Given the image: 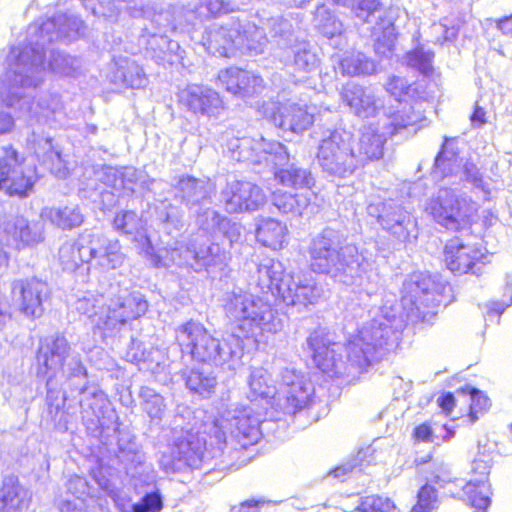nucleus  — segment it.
<instances>
[{
	"instance_id": "obj_1",
	"label": "nucleus",
	"mask_w": 512,
	"mask_h": 512,
	"mask_svg": "<svg viewBox=\"0 0 512 512\" xmlns=\"http://www.w3.org/2000/svg\"><path fill=\"white\" fill-rule=\"evenodd\" d=\"M396 320L386 308L378 309L345 346L346 361L341 358L344 347L340 343L332 342L321 331H314L307 339L314 363L330 376L355 378L397 349L400 332L395 327Z\"/></svg>"
},
{
	"instance_id": "obj_2",
	"label": "nucleus",
	"mask_w": 512,
	"mask_h": 512,
	"mask_svg": "<svg viewBox=\"0 0 512 512\" xmlns=\"http://www.w3.org/2000/svg\"><path fill=\"white\" fill-rule=\"evenodd\" d=\"M83 21L68 14H56L41 22L28 26L23 45L10 51L9 79L13 86L36 89L45 78V55L47 46L56 41L69 43L84 32Z\"/></svg>"
},
{
	"instance_id": "obj_3",
	"label": "nucleus",
	"mask_w": 512,
	"mask_h": 512,
	"mask_svg": "<svg viewBox=\"0 0 512 512\" xmlns=\"http://www.w3.org/2000/svg\"><path fill=\"white\" fill-rule=\"evenodd\" d=\"M344 234L327 227L309 246L311 268L346 286L365 287L370 282L373 261L364 249L345 244Z\"/></svg>"
},
{
	"instance_id": "obj_4",
	"label": "nucleus",
	"mask_w": 512,
	"mask_h": 512,
	"mask_svg": "<svg viewBox=\"0 0 512 512\" xmlns=\"http://www.w3.org/2000/svg\"><path fill=\"white\" fill-rule=\"evenodd\" d=\"M434 52L425 50L423 47H417L408 51L403 63L417 71L423 76L421 81L409 84L408 81L400 76L393 75L388 78L385 85L386 91L398 102L400 108L393 115V120L388 128H425L428 126L427 118L421 110V103L432 98L426 78L433 73Z\"/></svg>"
},
{
	"instance_id": "obj_5",
	"label": "nucleus",
	"mask_w": 512,
	"mask_h": 512,
	"mask_svg": "<svg viewBox=\"0 0 512 512\" xmlns=\"http://www.w3.org/2000/svg\"><path fill=\"white\" fill-rule=\"evenodd\" d=\"M194 419L200 420L201 423L198 425L195 422L190 428L181 430L180 434L175 436L169 450L162 453L159 464L166 473L198 468L204 459L207 445H216L219 450H222L224 434L220 431L218 423L214 421V417L198 410L195 412Z\"/></svg>"
},
{
	"instance_id": "obj_6",
	"label": "nucleus",
	"mask_w": 512,
	"mask_h": 512,
	"mask_svg": "<svg viewBox=\"0 0 512 512\" xmlns=\"http://www.w3.org/2000/svg\"><path fill=\"white\" fill-rule=\"evenodd\" d=\"M176 340L182 352L189 353L196 361L231 371L241 365L243 340L237 335H229L222 343L201 323L189 321L176 329Z\"/></svg>"
},
{
	"instance_id": "obj_7",
	"label": "nucleus",
	"mask_w": 512,
	"mask_h": 512,
	"mask_svg": "<svg viewBox=\"0 0 512 512\" xmlns=\"http://www.w3.org/2000/svg\"><path fill=\"white\" fill-rule=\"evenodd\" d=\"M258 285L274 293L287 306L305 308L314 305L323 295V289L308 274L286 273L280 261L268 260L258 266Z\"/></svg>"
},
{
	"instance_id": "obj_8",
	"label": "nucleus",
	"mask_w": 512,
	"mask_h": 512,
	"mask_svg": "<svg viewBox=\"0 0 512 512\" xmlns=\"http://www.w3.org/2000/svg\"><path fill=\"white\" fill-rule=\"evenodd\" d=\"M124 8L132 18H144L149 21L148 27L151 32L167 34L168 32L188 30L194 23L188 18L187 9L181 6L162 5L157 3L144 4L141 0L119 1V4H112L105 11L102 3L98 7L92 5L91 10L95 15H102L114 21L117 20L120 10Z\"/></svg>"
},
{
	"instance_id": "obj_9",
	"label": "nucleus",
	"mask_w": 512,
	"mask_h": 512,
	"mask_svg": "<svg viewBox=\"0 0 512 512\" xmlns=\"http://www.w3.org/2000/svg\"><path fill=\"white\" fill-rule=\"evenodd\" d=\"M224 307L231 319L248 325L252 335L255 328L262 332L277 333L284 327L282 318L268 300L242 289L229 293Z\"/></svg>"
},
{
	"instance_id": "obj_10",
	"label": "nucleus",
	"mask_w": 512,
	"mask_h": 512,
	"mask_svg": "<svg viewBox=\"0 0 512 512\" xmlns=\"http://www.w3.org/2000/svg\"><path fill=\"white\" fill-rule=\"evenodd\" d=\"M426 211L439 225L458 231L470 224L471 218L477 212V206L469 197L443 188L429 201Z\"/></svg>"
},
{
	"instance_id": "obj_11",
	"label": "nucleus",
	"mask_w": 512,
	"mask_h": 512,
	"mask_svg": "<svg viewBox=\"0 0 512 512\" xmlns=\"http://www.w3.org/2000/svg\"><path fill=\"white\" fill-rule=\"evenodd\" d=\"M349 139V131L333 130L328 138L322 140L317 159L326 173L346 177L361 167L362 160H357L356 149L349 145Z\"/></svg>"
},
{
	"instance_id": "obj_12",
	"label": "nucleus",
	"mask_w": 512,
	"mask_h": 512,
	"mask_svg": "<svg viewBox=\"0 0 512 512\" xmlns=\"http://www.w3.org/2000/svg\"><path fill=\"white\" fill-rule=\"evenodd\" d=\"M286 90L278 94L277 101L263 102L259 113L275 128H309L315 121L316 106L304 99L287 98Z\"/></svg>"
},
{
	"instance_id": "obj_13",
	"label": "nucleus",
	"mask_w": 512,
	"mask_h": 512,
	"mask_svg": "<svg viewBox=\"0 0 512 512\" xmlns=\"http://www.w3.org/2000/svg\"><path fill=\"white\" fill-rule=\"evenodd\" d=\"M163 260L167 265H187L195 271L206 269L208 271L222 270L228 262V254L217 243H199L195 240L191 246L165 247L160 249Z\"/></svg>"
},
{
	"instance_id": "obj_14",
	"label": "nucleus",
	"mask_w": 512,
	"mask_h": 512,
	"mask_svg": "<svg viewBox=\"0 0 512 512\" xmlns=\"http://www.w3.org/2000/svg\"><path fill=\"white\" fill-rule=\"evenodd\" d=\"M367 213L376 218L383 230L399 242H407L416 237V221L412 215L393 199L382 200L371 197L367 204Z\"/></svg>"
},
{
	"instance_id": "obj_15",
	"label": "nucleus",
	"mask_w": 512,
	"mask_h": 512,
	"mask_svg": "<svg viewBox=\"0 0 512 512\" xmlns=\"http://www.w3.org/2000/svg\"><path fill=\"white\" fill-rule=\"evenodd\" d=\"M148 303L139 294H128L112 299L101 311L95 327L104 337H115L130 322L146 313Z\"/></svg>"
},
{
	"instance_id": "obj_16",
	"label": "nucleus",
	"mask_w": 512,
	"mask_h": 512,
	"mask_svg": "<svg viewBox=\"0 0 512 512\" xmlns=\"http://www.w3.org/2000/svg\"><path fill=\"white\" fill-rule=\"evenodd\" d=\"M257 150L262 151L265 161L275 168V179L282 185L294 188H310L314 185L311 172L295 163H290L287 148L280 142H267L263 137L257 143Z\"/></svg>"
},
{
	"instance_id": "obj_17",
	"label": "nucleus",
	"mask_w": 512,
	"mask_h": 512,
	"mask_svg": "<svg viewBox=\"0 0 512 512\" xmlns=\"http://www.w3.org/2000/svg\"><path fill=\"white\" fill-rule=\"evenodd\" d=\"M220 431L224 434L222 447L226 444V432L235 439L242 448L254 445L261 438V414L257 413L251 406L235 407L228 410L221 419H215Z\"/></svg>"
},
{
	"instance_id": "obj_18",
	"label": "nucleus",
	"mask_w": 512,
	"mask_h": 512,
	"mask_svg": "<svg viewBox=\"0 0 512 512\" xmlns=\"http://www.w3.org/2000/svg\"><path fill=\"white\" fill-rule=\"evenodd\" d=\"M447 290L450 291L449 285L436 277L415 273L403 283L402 302L404 306H415L417 312L420 313L423 308L440 306Z\"/></svg>"
},
{
	"instance_id": "obj_19",
	"label": "nucleus",
	"mask_w": 512,
	"mask_h": 512,
	"mask_svg": "<svg viewBox=\"0 0 512 512\" xmlns=\"http://www.w3.org/2000/svg\"><path fill=\"white\" fill-rule=\"evenodd\" d=\"M0 156V190L9 196L26 197L32 191L35 180L32 171L24 166L17 151L11 147H3Z\"/></svg>"
},
{
	"instance_id": "obj_20",
	"label": "nucleus",
	"mask_w": 512,
	"mask_h": 512,
	"mask_svg": "<svg viewBox=\"0 0 512 512\" xmlns=\"http://www.w3.org/2000/svg\"><path fill=\"white\" fill-rule=\"evenodd\" d=\"M43 240L42 233L33 230L27 221L19 215H4L0 218V245L14 246L20 249L32 246ZM9 257L0 246V267L7 266Z\"/></svg>"
},
{
	"instance_id": "obj_21",
	"label": "nucleus",
	"mask_w": 512,
	"mask_h": 512,
	"mask_svg": "<svg viewBox=\"0 0 512 512\" xmlns=\"http://www.w3.org/2000/svg\"><path fill=\"white\" fill-rule=\"evenodd\" d=\"M11 293L13 302L26 317L42 316L43 300L48 295V286L45 282L35 277L17 279L11 284Z\"/></svg>"
},
{
	"instance_id": "obj_22",
	"label": "nucleus",
	"mask_w": 512,
	"mask_h": 512,
	"mask_svg": "<svg viewBox=\"0 0 512 512\" xmlns=\"http://www.w3.org/2000/svg\"><path fill=\"white\" fill-rule=\"evenodd\" d=\"M225 209L229 213L255 211L266 202L263 190L248 181L229 183L222 192Z\"/></svg>"
},
{
	"instance_id": "obj_23",
	"label": "nucleus",
	"mask_w": 512,
	"mask_h": 512,
	"mask_svg": "<svg viewBox=\"0 0 512 512\" xmlns=\"http://www.w3.org/2000/svg\"><path fill=\"white\" fill-rule=\"evenodd\" d=\"M444 257L450 271L459 274L471 272L475 275L480 274L486 259L479 247L463 244L459 239H452L446 244Z\"/></svg>"
},
{
	"instance_id": "obj_24",
	"label": "nucleus",
	"mask_w": 512,
	"mask_h": 512,
	"mask_svg": "<svg viewBox=\"0 0 512 512\" xmlns=\"http://www.w3.org/2000/svg\"><path fill=\"white\" fill-rule=\"evenodd\" d=\"M140 44L145 46V54L154 60L158 65L181 64L185 50L177 41L168 37L167 34L151 32V29L144 27L139 37Z\"/></svg>"
},
{
	"instance_id": "obj_25",
	"label": "nucleus",
	"mask_w": 512,
	"mask_h": 512,
	"mask_svg": "<svg viewBox=\"0 0 512 512\" xmlns=\"http://www.w3.org/2000/svg\"><path fill=\"white\" fill-rule=\"evenodd\" d=\"M179 103L196 115L217 118L224 110L219 94L206 86L192 84L179 93Z\"/></svg>"
},
{
	"instance_id": "obj_26",
	"label": "nucleus",
	"mask_w": 512,
	"mask_h": 512,
	"mask_svg": "<svg viewBox=\"0 0 512 512\" xmlns=\"http://www.w3.org/2000/svg\"><path fill=\"white\" fill-rule=\"evenodd\" d=\"M280 382L285 394L284 410L288 414H295L305 408L312 400L314 387L302 374L295 369L285 368L280 374Z\"/></svg>"
},
{
	"instance_id": "obj_27",
	"label": "nucleus",
	"mask_w": 512,
	"mask_h": 512,
	"mask_svg": "<svg viewBox=\"0 0 512 512\" xmlns=\"http://www.w3.org/2000/svg\"><path fill=\"white\" fill-rule=\"evenodd\" d=\"M87 256L94 260L103 270L120 267L125 260L121 244L116 239H109L101 233L87 232Z\"/></svg>"
},
{
	"instance_id": "obj_28",
	"label": "nucleus",
	"mask_w": 512,
	"mask_h": 512,
	"mask_svg": "<svg viewBox=\"0 0 512 512\" xmlns=\"http://www.w3.org/2000/svg\"><path fill=\"white\" fill-rule=\"evenodd\" d=\"M238 32V21H231L224 25L214 23L203 32L201 43L211 55L230 57V51L236 48Z\"/></svg>"
},
{
	"instance_id": "obj_29",
	"label": "nucleus",
	"mask_w": 512,
	"mask_h": 512,
	"mask_svg": "<svg viewBox=\"0 0 512 512\" xmlns=\"http://www.w3.org/2000/svg\"><path fill=\"white\" fill-rule=\"evenodd\" d=\"M108 78L116 86L131 89L144 88L148 79L143 68L132 58L114 57Z\"/></svg>"
},
{
	"instance_id": "obj_30",
	"label": "nucleus",
	"mask_w": 512,
	"mask_h": 512,
	"mask_svg": "<svg viewBox=\"0 0 512 512\" xmlns=\"http://www.w3.org/2000/svg\"><path fill=\"white\" fill-rule=\"evenodd\" d=\"M488 461L475 459L472 463V472L480 476L479 479L470 480L462 488L463 496L468 503L475 508L474 512H486L490 505L486 477L489 474Z\"/></svg>"
},
{
	"instance_id": "obj_31",
	"label": "nucleus",
	"mask_w": 512,
	"mask_h": 512,
	"mask_svg": "<svg viewBox=\"0 0 512 512\" xmlns=\"http://www.w3.org/2000/svg\"><path fill=\"white\" fill-rule=\"evenodd\" d=\"M113 226L118 232L123 234H137L144 238L145 243L142 251L153 266L159 267L160 265L168 264L166 260H163L161 252H155L149 238L141 232L143 229L142 222L135 212L122 211L118 213L113 220Z\"/></svg>"
},
{
	"instance_id": "obj_32",
	"label": "nucleus",
	"mask_w": 512,
	"mask_h": 512,
	"mask_svg": "<svg viewBox=\"0 0 512 512\" xmlns=\"http://www.w3.org/2000/svg\"><path fill=\"white\" fill-rule=\"evenodd\" d=\"M69 352L70 345L65 337L55 336L46 339L40 346L37 355L40 370L45 368V373H51V376L55 375L63 369Z\"/></svg>"
},
{
	"instance_id": "obj_33",
	"label": "nucleus",
	"mask_w": 512,
	"mask_h": 512,
	"mask_svg": "<svg viewBox=\"0 0 512 512\" xmlns=\"http://www.w3.org/2000/svg\"><path fill=\"white\" fill-rule=\"evenodd\" d=\"M31 494L15 475L5 476L0 485V512H23L28 509Z\"/></svg>"
},
{
	"instance_id": "obj_34",
	"label": "nucleus",
	"mask_w": 512,
	"mask_h": 512,
	"mask_svg": "<svg viewBox=\"0 0 512 512\" xmlns=\"http://www.w3.org/2000/svg\"><path fill=\"white\" fill-rule=\"evenodd\" d=\"M98 155V150L90 148L86 153V159L81 160V167L73 170L75 178L85 182L96 176L105 185L116 188L117 181L119 180L118 170L105 166L102 161H96Z\"/></svg>"
},
{
	"instance_id": "obj_35",
	"label": "nucleus",
	"mask_w": 512,
	"mask_h": 512,
	"mask_svg": "<svg viewBox=\"0 0 512 512\" xmlns=\"http://www.w3.org/2000/svg\"><path fill=\"white\" fill-rule=\"evenodd\" d=\"M212 190L209 181L187 176L179 180L176 197L191 210L201 208L210 199Z\"/></svg>"
},
{
	"instance_id": "obj_36",
	"label": "nucleus",
	"mask_w": 512,
	"mask_h": 512,
	"mask_svg": "<svg viewBox=\"0 0 512 512\" xmlns=\"http://www.w3.org/2000/svg\"><path fill=\"white\" fill-rule=\"evenodd\" d=\"M260 22L265 26V31L271 39L281 48H289L298 40L296 35L297 23L293 19L276 15L265 17V12L260 15Z\"/></svg>"
},
{
	"instance_id": "obj_37",
	"label": "nucleus",
	"mask_w": 512,
	"mask_h": 512,
	"mask_svg": "<svg viewBox=\"0 0 512 512\" xmlns=\"http://www.w3.org/2000/svg\"><path fill=\"white\" fill-rule=\"evenodd\" d=\"M341 99L358 117L368 118L376 114L377 105L374 96L367 94L358 84L347 83L341 91Z\"/></svg>"
},
{
	"instance_id": "obj_38",
	"label": "nucleus",
	"mask_w": 512,
	"mask_h": 512,
	"mask_svg": "<svg viewBox=\"0 0 512 512\" xmlns=\"http://www.w3.org/2000/svg\"><path fill=\"white\" fill-rule=\"evenodd\" d=\"M40 217L61 230L75 229L84 222V215L77 205L44 207Z\"/></svg>"
},
{
	"instance_id": "obj_39",
	"label": "nucleus",
	"mask_w": 512,
	"mask_h": 512,
	"mask_svg": "<svg viewBox=\"0 0 512 512\" xmlns=\"http://www.w3.org/2000/svg\"><path fill=\"white\" fill-rule=\"evenodd\" d=\"M87 232L81 234L77 240L67 241L59 248V261L63 269L75 271L83 263H88Z\"/></svg>"
},
{
	"instance_id": "obj_40",
	"label": "nucleus",
	"mask_w": 512,
	"mask_h": 512,
	"mask_svg": "<svg viewBox=\"0 0 512 512\" xmlns=\"http://www.w3.org/2000/svg\"><path fill=\"white\" fill-rule=\"evenodd\" d=\"M287 227L278 220L263 218L256 229V238L259 243L273 250L281 249L287 242Z\"/></svg>"
},
{
	"instance_id": "obj_41",
	"label": "nucleus",
	"mask_w": 512,
	"mask_h": 512,
	"mask_svg": "<svg viewBox=\"0 0 512 512\" xmlns=\"http://www.w3.org/2000/svg\"><path fill=\"white\" fill-rule=\"evenodd\" d=\"M237 34L236 48L245 49L255 55L263 52L268 41L265 26L260 28L250 22L244 24L239 22V32Z\"/></svg>"
},
{
	"instance_id": "obj_42",
	"label": "nucleus",
	"mask_w": 512,
	"mask_h": 512,
	"mask_svg": "<svg viewBox=\"0 0 512 512\" xmlns=\"http://www.w3.org/2000/svg\"><path fill=\"white\" fill-rule=\"evenodd\" d=\"M385 141L384 135L377 133L376 130H365L361 133L356 146H354L357 160H362L361 167L370 160L382 157Z\"/></svg>"
},
{
	"instance_id": "obj_43",
	"label": "nucleus",
	"mask_w": 512,
	"mask_h": 512,
	"mask_svg": "<svg viewBox=\"0 0 512 512\" xmlns=\"http://www.w3.org/2000/svg\"><path fill=\"white\" fill-rule=\"evenodd\" d=\"M247 397L251 401L273 397L275 386L271 383L270 374L263 367H251L247 378Z\"/></svg>"
},
{
	"instance_id": "obj_44",
	"label": "nucleus",
	"mask_w": 512,
	"mask_h": 512,
	"mask_svg": "<svg viewBox=\"0 0 512 512\" xmlns=\"http://www.w3.org/2000/svg\"><path fill=\"white\" fill-rule=\"evenodd\" d=\"M289 48L293 54L291 65L294 72L306 75L318 69L320 59L309 42H296Z\"/></svg>"
},
{
	"instance_id": "obj_45",
	"label": "nucleus",
	"mask_w": 512,
	"mask_h": 512,
	"mask_svg": "<svg viewBox=\"0 0 512 512\" xmlns=\"http://www.w3.org/2000/svg\"><path fill=\"white\" fill-rule=\"evenodd\" d=\"M46 146L48 147V151H49V154H48L49 162L47 164L49 166L50 172L55 177H57L59 179H65L69 176L75 177L73 170L75 168L81 167V160L86 159V154L85 155H80V154L74 155V157L76 158L73 161L74 166L70 167L71 162L63 159L59 152L53 150L52 139L49 137L45 138L44 144H43V149H45Z\"/></svg>"
},
{
	"instance_id": "obj_46",
	"label": "nucleus",
	"mask_w": 512,
	"mask_h": 512,
	"mask_svg": "<svg viewBox=\"0 0 512 512\" xmlns=\"http://www.w3.org/2000/svg\"><path fill=\"white\" fill-rule=\"evenodd\" d=\"M313 25L319 33L329 39L341 35L343 31L342 22L325 4H320L316 7Z\"/></svg>"
},
{
	"instance_id": "obj_47",
	"label": "nucleus",
	"mask_w": 512,
	"mask_h": 512,
	"mask_svg": "<svg viewBox=\"0 0 512 512\" xmlns=\"http://www.w3.org/2000/svg\"><path fill=\"white\" fill-rule=\"evenodd\" d=\"M390 13L391 11H388L385 12L384 16L379 15L377 25L379 29H382V35L377 38L374 44L375 52L386 58L391 57L397 38L396 29L392 17H390Z\"/></svg>"
},
{
	"instance_id": "obj_48",
	"label": "nucleus",
	"mask_w": 512,
	"mask_h": 512,
	"mask_svg": "<svg viewBox=\"0 0 512 512\" xmlns=\"http://www.w3.org/2000/svg\"><path fill=\"white\" fill-rule=\"evenodd\" d=\"M273 204L285 214L301 215L310 204L309 193L290 194L287 192H274Z\"/></svg>"
},
{
	"instance_id": "obj_49",
	"label": "nucleus",
	"mask_w": 512,
	"mask_h": 512,
	"mask_svg": "<svg viewBox=\"0 0 512 512\" xmlns=\"http://www.w3.org/2000/svg\"><path fill=\"white\" fill-rule=\"evenodd\" d=\"M47 396L48 413L55 425L59 428H66L67 415L64 411L66 396L58 388L51 387V380H47Z\"/></svg>"
},
{
	"instance_id": "obj_50",
	"label": "nucleus",
	"mask_w": 512,
	"mask_h": 512,
	"mask_svg": "<svg viewBox=\"0 0 512 512\" xmlns=\"http://www.w3.org/2000/svg\"><path fill=\"white\" fill-rule=\"evenodd\" d=\"M80 60L57 50H50L49 70L59 76L73 77L80 68Z\"/></svg>"
},
{
	"instance_id": "obj_51",
	"label": "nucleus",
	"mask_w": 512,
	"mask_h": 512,
	"mask_svg": "<svg viewBox=\"0 0 512 512\" xmlns=\"http://www.w3.org/2000/svg\"><path fill=\"white\" fill-rule=\"evenodd\" d=\"M62 108L61 97L56 92H45L41 94L36 103L28 107L29 113L38 119L39 124H43L40 119H48L56 111Z\"/></svg>"
},
{
	"instance_id": "obj_52",
	"label": "nucleus",
	"mask_w": 512,
	"mask_h": 512,
	"mask_svg": "<svg viewBox=\"0 0 512 512\" xmlns=\"http://www.w3.org/2000/svg\"><path fill=\"white\" fill-rule=\"evenodd\" d=\"M233 11L229 2L224 0H201L194 9H187L188 18L195 24V20L200 21L215 17L221 13Z\"/></svg>"
},
{
	"instance_id": "obj_53",
	"label": "nucleus",
	"mask_w": 512,
	"mask_h": 512,
	"mask_svg": "<svg viewBox=\"0 0 512 512\" xmlns=\"http://www.w3.org/2000/svg\"><path fill=\"white\" fill-rule=\"evenodd\" d=\"M185 381L189 390L202 396L213 393L217 385L216 377L211 372L200 369L190 370Z\"/></svg>"
},
{
	"instance_id": "obj_54",
	"label": "nucleus",
	"mask_w": 512,
	"mask_h": 512,
	"mask_svg": "<svg viewBox=\"0 0 512 512\" xmlns=\"http://www.w3.org/2000/svg\"><path fill=\"white\" fill-rule=\"evenodd\" d=\"M139 397L141 399V407L149 418L151 420H161L166 410L164 398L154 389L147 386L141 387Z\"/></svg>"
},
{
	"instance_id": "obj_55",
	"label": "nucleus",
	"mask_w": 512,
	"mask_h": 512,
	"mask_svg": "<svg viewBox=\"0 0 512 512\" xmlns=\"http://www.w3.org/2000/svg\"><path fill=\"white\" fill-rule=\"evenodd\" d=\"M339 66L342 74L348 76L364 75L373 71L372 62L362 53L346 55L341 59Z\"/></svg>"
},
{
	"instance_id": "obj_56",
	"label": "nucleus",
	"mask_w": 512,
	"mask_h": 512,
	"mask_svg": "<svg viewBox=\"0 0 512 512\" xmlns=\"http://www.w3.org/2000/svg\"><path fill=\"white\" fill-rule=\"evenodd\" d=\"M104 305L102 296L87 292L76 300L75 309L80 315L86 316L95 324Z\"/></svg>"
},
{
	"instance_id": "obj_57",
	"label": "nucleus",
	"mask_w": 512,
	"mask_h": 512,
	"mask_svg": "<svg viewBox=\"0 0 512 512\" xmlns=\"http://www.w3.org/2000/svg\"><path fill=\"white\" fill-rule=\"evenodd\" d=\"M352 13L365 23L370 22V18L382 11V0H347V5Z\"/></svg>"
},
{
	"instance_id": "obj_58",
	"label": "nucleus",
	"mask_w": 512,
	"mask_h": 512,
	"mask_svg": "<svg viewBox=\"0 0 512 512\" xmlns=\"http://www.w3.org/2000/svg\"><path fill=\"white\" fill-rule=\"evenodd\" d=\"M454 141V138L445 137L442 149L435 158L434 173H437V171H439L441 177H445L450 173L452 167L451 162L457 155V152L453 148Z\"/></svg>"
},
{
	"instance_id": "obj_59",
	"label": "nucleus",
	"mask_w": 512,
	"mask_h": 512,
	"mask_svg": "<svg viewBox=\"0 0 512 512\" xmlns=\"http://www.w3.org/2000/svg\"><path fill=\"white\" fill-rule=\"evenodd\" d=\"M196 213V222L201 230L210 234L219 232L225 219L224 216H221L216 210L211 208H199Z\"/></svg>"
},
{
	"instance_id": "obj_60",
	"label": "nucleus",
	"mask_w": 512,
	"mask_h": 512,
	"mask_svg": "<svg viewBox=\"0 0 512 512\" xmlns=\"http://www.w3.org/2000/svg\"><path fill=\"white\" fill-rule=\"evenodd\" d=\"M356 510L360 512H394L396 506L389 498L370 495L360 499Z\"/></svg>"
},
{
	"instance_id": "obj_61",
	"label": "nucleus",
	"mask_w": 512,
	"mask_h": 512,
	"mask_svg": "<svg viewBox=\"0 0 512 512\" xmlns=\"http://www.w3.org/2000/svg\"><path fill=\"white\" fill-rule=\"evenodd\" d=\"M417 503L410 512H433L437 508V493L433 486L424 485L418 492Z\"/></svg>"
},
{
	"instance_id": "obj_62",
	"label": "nucleus",
	"mask_w": 512,
	"mask_h": 512,
	"mask_svg": "<svg viewBox=\"0 0 512 512\" xmlns=\"http://www.w3.org/2000/svg\"><path fill=\"white\" fill-rule=\"evenodd\" d=\"M241 78L243 79H239V92H235L234 95L250 97L262 90L263 79L260 76L243 69Z\"/></svg>"
},
{
	"instance_id": "obj_63",
	"label": "nucleus",
	"mask_w": 512,
	"mask_h": 512,
	"mask_svg": "<svg viewBox=\"0 0 512 512\" xmlns=\"http://www.w3.org/2000/svg\"><path fill=\"white\" fill-rule=\"evenodd\" d=\"M241 75H243V69L229 67L219 72L218 79L228 92L234 94L239 92V79H242Z\"/></svg>"
},
{
	"instance_id": "obj_64",
	"label": "nucleus",
	"mask_w": 512,
	"mask_h": 512,
	"mask_svg": "<svg viewBox=\"0 0 512 512\" xmlns=\"http://www.w3.org/2000/svg\"><path fill=\"white\" fill-rule=\"evenodd\" d=\"M120 181L122 184H140L142 187L149 188V185L153 183L154 180L148 179V177L144 174L143 171L138 170L134 167H125L120 173Z\"/></svg>"
}]
</instances>
